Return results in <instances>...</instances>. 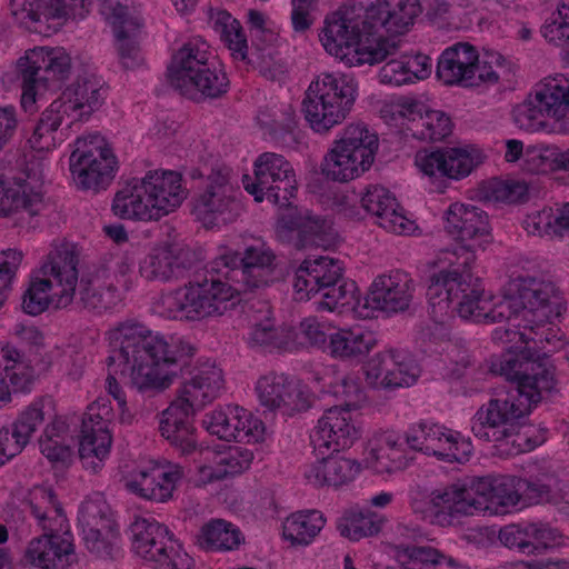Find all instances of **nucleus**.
Listing matches in <instances>:
<instances>
[{
  "label": "nucleus",
  "instance_id": "obj_63",
  "mask_svg": "<svg viewBox=\"0 0 569 569\" xmlns=\"http://www.w3.org/2000/svg\"><path fill=\"white\" fill-rule=\"evenodd\" d=\"M212 401L211 397L204 393V389L190 373L189 378L180 383L176 399L171 403L184 408L187 411L197 412Z\"/></svg>",
  "mask_w": 569,
  "mask_h": 569
},
{
  "label": "nucleus",
  "instance_id": "obj_20",
  "mask_svg": "<svg viewBox=\"0 0 569 569\" xmlns=\"http://www.w3.org/2000/svg\"><path fill=\"white\" fill-rule=\"evenodd\" d=\"M482 151L471 144L446 147L435 151L421 150L415 164L426 176L460 180L468 177L483 161Z\"/></svg>",
  "mask_w": 569,
  "mask_h": 569
},
{
  "label": "nucleus",
  "instance_id": "obj_26",
  "mask_svg": "<svg viewBox=\"0 0 569 569\" xmlns=\"http://www.w3.org/2000/svg\"><path fill=\"white\" fill-rule=\"evenodd\" d=\"M24 559L39 569H67L78 560L73 535L56 532L32 538L26 548Z\"/></svg>",
  "mask_w": 569,
  "mask_h": 569
},
{
  "label": "nucleus",
  "instance_id": "obj_1",
  "mask_svg": "<svg viewBox=\"0 0 569 569\" xmlns=\"http://www.w3.org/2000/svg\"><path fill=\"white\" fill-rule=\"evenodd\" d=\"M508 281L503 299L495 302L491 322L506 320L512 328H497L493 339L501 343L520 341L516 351L535 346L540 353L553 348L550 355L562 347V336L555 328L567 310L562 291L535 261L521 259Z\"/></svg>",
  "mask_w": 569,
  "mask_h": 569
},
{
  "label": "nucleus",
  "instance_id": "obj_24",
  "mask_svg": "<svg viewBox=\"0 0 569 569\" xmlns=\"http://www.w3.org/2000/svg\"><path fill=\"white\" fill-rule=\"evenodd\" d=\"M360 438V428L348 406L327 409L318 419L311 440L318 455L350 448Z\"/></svg>",
  "mask_w": 569,
  "mask_h": 569
},
{
  "label": "nucleus",
  "instance_id": "obj_29",
  "mask_svg": "<svg viewBox=\"0 0 569 569\" xmlns=\"http://www.w3.org/2000/svg\"><path fill=\"white\" fill-rule=\"evenodd\" d=\"M38 179H16L0 192V214L12 217L14 224L32 228V219L43 209V196Z\"/></svg>",
  "mask_w": 569,
  "mask_h": 569
},
{
  "label": "nucleus",
  "instance_id": "obj_8",
  "mask_svg": "<svg viewBox=\"0 0 569 569\" xmlns=\"http://www.w3.org/2000/svg\"><path fill=\"white\" fill-rule=\"evenodd\" d=\"M379 140L363 122L347 124L332 141L320 164L323 177L349 182L363 176L375 162Z\"/></svg>",
  "mask_w": 569,
  "mask_h": 569
},
{
  "label": "nucleus",
  "instance_id": "obj_32",
  "mask_svg": "<svg viewBox=\"0 0 569 569\" xmlns=\"http://www.w3.org/2000/svg\"><path fill=\"white\" fill-rule=\"evenodd\" d=\"M370 33L385 30L391 36L407 33L420 12L418 0H382L365 10Z\"/></svg>",
  "mask_w": 569,
  "mask_h": 569
},
{
  "label": "nucleus",
  "instance_id": "obj_55",
  "mask_svg": "<svg viewBox=\"0 0 569 569\" xmlns=\"http://www.w3.org/2000/svg\"><path fill=\"white\" fill-rule=\"evenodd\" d=\"M321 380L322 390L345 400L348 407L361 396L360 379L356 372L340 371L331 367L326 369Z\"/></svg>",
  "mask_w": 569,
  "mask_h": 569
},
{
  "label": "nucleus",
  "instance_id": "obj_16",
  "mask_svg": "<svg viewBox=\"0 0 569 569\" xmlns=\"http://www.w3.org/2000/svg\"><path fill=\"white\" fill-rule=\"evenodd\" d=\"M408 448L447 461L463 462L472 453V445L460 432L438 423L420 422L406 431Z\"/></svg>",
  "mask_w": 569,
  "mask_h": 569
},
{
  "label": "nucleus",
  "instance_id": "obj_44",
  "mask_svg": "<svg viewBox=\"0 0 569 569\" xmlns=\"http://www.w3.org/2000/svg\"><path fill=\"white\" fill-rule=\"evenodd\" d=\"M401 41L395 37H383L379 31L373 34L360 36L359 42L349 59L347 66L377 64L398 53Z\"/></svg>",
  "mask_w": 569,
  "mask_h": 569
},
{
  "label": "nucleus",
  "instance_id": "obj_41",
  "mask_svg": "<svg viewBox=\"0 0 569 569\" xmlns=\"http://www.w3.org/2000/svg\"><path fill=\"white\" fill-rule=\"evenodd\" d=\"M327 519L317 509L299 510L287 516L281 525L282 539L291 547L310 546L325 528Z\"/></svg>",
  "mask_w": 569,
  "mask_h": 569
},
{
  "label": "nucleus",
  "instance_id": "obj_2",
  "mask_svg": "<svg viewBox=\"0 0 569 569\" xmlns=\"http://www.w3.org/2000/svg\"><path fill=\"white\" fill-rule=\"evenodd\" d=\"M539 352L535 346L509 351L500 362V373L513 383L505 395L491 399L476 412L471 430L475 437L496 443L517 446L522 450L523 438L518 433L520 419L550 393L556 385V367L550 351Z\"/></svg>",
  "mask_w": 569,
  "mask_h": 569
},
{
  "label": "nucleus",
  "instance_id": "obj_45",
  "mask_svg": "<svg viewBox=\"0 0 569 569\" xmlns=\"http://www.w3.org/2000/svg\"><path fill=\"white\" fill-rule=\"evenodd\" d=\"M209 18L214 31L230 51L231 57L237 61H247L249 47L240 21L222 9L210 10Z\"/></svg>",
  "mask_w": 569,
  "mask_h": 569
},
{
  "label": "nucleus",
  "instance_id": "obj_13",
  "mask_svg": "<svg viewBox=\"0 0 569 569\" xmlns=\"http://www.w3.org/2000/svg\"><path fill=\"white\" fill-rule=\"evenodd\" d=\"M253 181H243L246 191L257 202L264 199L273 204H286L296 197L298 182L292 164L276 152H263L254 160Z\"/></svg>",
  "mask_w": 569,
  "mask_h": 569
},
{
  "label": "nucleus",
  "instance_id": "obj_19",
  "mask_svg": "<svg viewBox=\"0 0 569 569\" xmlns=\"http://www.w3.org/2000/svg\"><path fill=\"white\" fill-rule=\"evenodd\" d=\"M256 392L262 407L289 417L308 410L313 402L308 386L284 373L271 372L260 377Z\"/></svg>",
  "mask_w": 569,
  "mask_h": 569
},
{
  "label": "nucleus",
  "instance_id": "obj_15",
  "mask_svg": "<svg viewBox=\"0 0 569 569\" xmlns=\"http://www.w3.org/2000/svg\"><path fill=\"white\" fill-rule=\"evenodd\" d=\"M366 12L357 8H339L327 14L319 40L327 53L347 64L362 34H371Z\"/></svg>",
  "mask_w": 569,
  "mask_h": 569
},
{
  "label": "nucleus",
  "instance_id": "obj_12",
  "mask_svg": "<svg viewBox=\"0 0 569 569\" xmlns=\"http://www.w3.org/2000/svg\"><path fill=\"white\" fill-rule=\"evenodd\" d=\"M132 550L141 559L162 569H191L192 558L173 540L168 527L147 518L131 525Z\"/></svg>",
  "mask_w": 569,
  "mask_h": 569
},
{
  "label": "nucleus",
  "instance_id": "obj_53",
  "mask_svg": "<svg viewBox=\"0 0 569 569\" xmlns=\"http://www.w3.org/2000/svg\"><path fill=\"white\" fill-rule=\"evenodd\" d=\"M278 206L280 207V212L277 221V234L280 238L286 239L292 231L310 234H318L323 231V220L308 212L302 213L291 206V200L286 204Z\"/></svg>",
  "mask_w": 569,
  "mask_h": 569
},
{
  "label": "nucleus",
  "instance_id": "obj_60",
  "mask_svg": "<svg viewBox=\"0 0 569 569\" xmlns=\"http://www.w3.org/2000/svg\"><path fill=\"white\" fill-rule=\"evenodd\" d=\"M190 373L204 389V393H208L213 401L224 391V372L214 360H198Z\"/></svg>",
  "mask_w": 569,
  "mask_h": 569
},
{
  "label": "nucleus",
  "instance_id": "obj_42",
  "mask_svg": "<svg viewBox=\"0 0 569 569\" xmlns=\"http://www.w3.org/2000/svg\"><path fill=\"white\" fill-rule=\"evenodd\" d=\"M146 176L161 217L176 211L187 197L181 174L170 170H154L149 171Z\"/></svg>",
  "mask_w": 569,
  "mask_h": 569
},
{
  "label": "nucleus",
  "instance_id": "obj_47",
  "mask_svg": "<svg viewBox=\"0 0 569 569\" xmlns=\"http://www.w3.org/2000/svg\"><path fill=\"white\" fill-rule=\"evenodd\" d=\"M385 522L386 519L381 515L370 510L351 508L338 520L337 530L340 536L358 541L379 533Z\"/></svg>",
  "mask_w": 569,
  "mask_h": 569
},
{
  "label": "nucleus",
  "instance_id": "obj_10",
  "mask_svg": "<svg viewBox=\"0 0 569 569\" xmlns=\"http://www.w3.org/2000/svg\"><path fill=\"white\" fill-rule=\"evenodd\" d=\"M472 481L469 485L451 483L426 493L411 491L410 506L421 519L439 527H453L466 517L480 513Z\"/></svg>",
  "mask_w": 569,
  "mask_h": 569
},
{
  "label": "nucleus",
  "instance_id": "obj_6",
  "mask_svg": "<svg viewBox=\"0 0 569 569\" xmlns=\"http://www.w3.org/2000/svg\"><path fill=\"white\" fill-rule=\"evenodd\" d=\"M358 81L343 72H321L309 83L301 110L309 128L318 134H328L342 124L358 98Z\"/></svg>",
  "mask_w": 569,
  "mask_h": 569
},
{
  "label": "nucleus",
  "instance_id": "obj_58",
  "mask_svg": "<svg viewBox=\"0 0 569 569\" xmlns=\"http://www.w3.org/2000/svg\"><path fill=\"white\" fill-rule=\"evenodd\" d=\"M239 406H224L204 415L202 425L211 435L226 441L236 440L239 435Z\"/></svg>",
  "mask_w": 569,
  "mask_h": 569
},
{
  "label": "nucleus",
  "instance_id": "obj_33",
  "mask_svg": "<svg viewBox=\"0 0 569 569\" xmlns=\"http://www.w3.org/2000/svg\"><path fill=\"white\" fill-rule=\"evenodd\" d=\"M531 92L558 132L569 133V78L562 73L547 76L533 86Z\"/></svg>",
  "mask_w": 569,
  "mask_h": 569
},
{
  "label": "nucleus",
  "instance_id": "obj_14",
  "mask_svg": "<svg viewBox=\"0 0 569 569\" xmlns=\"http://www.w3.org/2000/svg\"><path fill=\"white\" fill-rule=\"evenodd\" d=\"M445 231L457 244L443 250L460 254L468 251L478 257L493 241L488 214L480 208L461 202L451 203L443 213Z\"/></svg>",
  "mask_w": 569,
  "mask_h": 569
},
{
  "label": "nucleus",
  "instance_id": "obj_54",
  "mask_svg": "<svg viewBox=\"0 0 569 569\" xmlns=\"http://www.w3.org/2000/svg\"><path fill=\"white\" fill-rule=\"evenodd\" d=\"M512 116L516 126L523 131L559 133L542 107L535 101L532 92L526 100L515 107Z\"/></svg>",
  "mask_w": 569,
  "mask_h": 569
},
{
  "label": "nucleus",
  "instance_id": "obj_36",
  "mask_svg": "<svg viewBox=\"0 0 569 569\" xmlns=\"http://www.w3.org/2000/svg\"><path fill=\"white\" fill-rule=\"evenodd\" d=\"M369 446L367 463L378 473L399 471L409 465L410 458L402 437L393 430L375 433Z\"/></svg>",
  "mask_w": 569,
  "mask_h": 569
},
{
  "label": "nucleus",
  "instance_id": "obj_39",
  "mask_svg": "<svg viewBox=\"0 0 569 569\" xmlns=\"http://www.w3.org/2000/svg\"><path fill=\"white\" fill-rule=\"evenodd\" d=\"M328 339L327 352L340 360L361 359L377 346L375 335L359 327L339 328Z\"/></svg>",
  "mask_w": 569,
  "mask_h": 569
},
{
  "label": "nucleus",
  "instance_id": "obj_57",
  "mask_svg": "<svg viewBox=\"0 0 569 569\" xmlns=\"http://www.w3.org/2000/svg\"><path fill=\"white\" fill-rule=\"evenodd\" d=\"M82 301L98 312L114 309L121 302V295L109 279L94 277L88 281L82 292Z\"/></svg>",
  "mask_w": 569,
  "mask_h": 569
},
{
  "label": "nucleus",
  "instance_id": "obj_5",
  "mask_svg": "<svg viewBox=\"0 0 569 569\" xmlns=\"http://www.w3.org/2000/svg\"><path fill=\"white\" fill-rule=\"evenodd\" d=\"M79 251L66 240H56L33 271L22 296V309L38 316L48 309H63L74 299L79 280Z\"/></svg>",
  "mask_w": 569,
  "mask_h": 569
},
{
  "label": "nucleus",
  "instance_id": "obj_3",
  "mask_svg": "<svg viewBox=\"0 0 569 569\" xmlns=\"http://www.w3.org/2000/svg\"><path fill=\"white\" fill-rule=\"evenodd\" d=\"M118 349V360L124 365L128 385L141 393L161 392L177 378L179 351L174 343L152 333L138 322H123L110 331Z\"/></svg>",
  "mask_w": 569,
  "mask_h": 569
},
{
  "label": "nucleus",
  "instance_id": "obj_56",
  "mask_svg": "<svg viewBox=\"0 0 569 569\" xmlns=\"http://www.w3.org/2000/svg\"><path fill=\"white\" fill-rule=\"evenodd\" d=\"M79 525L82 533L116 528L110 507L103 496L97 493L82 502L79 510Z\"/></svg>",
  "mask_w": 569,
  "mask_h": 569
},
{
  "label": "nucleus",
  "instance_id": "obj_4",
  "mask_svg": "<svg viewBox=\"0 0 569 569\" xmlns=\"http://www.w3.org/2000/svg\"><path fill=\"white\" fill-rule=\"evenodd\" d=\"M478 257L468 251L460 254L451 250H439L432 261L437 271L430 277L429 303L435 316L448 313L451 303H457L459 316L475 322H491L493 298L481 288L473 276Z\"/></svg>",
  "mask_w": 569,
  "mask_h": 569
},
{
  "label": "nucleus",
  "instance_id": "obj_49",
  "mask_svg": "<svg viewBox=\"0 0 569 569\" xmlns=\"http://www.w3.org/2000/svg\"><path fill=\"white\" fill-rule=\"evenodd\" d=\"M293 331L286 327H276L268 308H264L261 319L254 317L248 340L252 346L291 349L295 346Z\"/></svg>",
  "mask_w": 569,
  "mask_h": 569
},
{
  "label": "nucleus",
  "instance_id": "obj_23",
  "mask_svg": "<svg viewBox=\"0 0 569 569\" xmlns=\"http://www.w3.org/2000/svg\"><path fill=\"white\" fill-rule=\"evenodd\" d=\"M191 252L183 243L164 240L156 243L139 261V274L148 282H170L190 267Z\"/></svg>",
  "mask_w": 569,
  "mask_h": 569
},
{
  "label": "nucleus",
  "instance_id": "obj_38",
  "mask_svg": "<svg viewBox=\"0 0 569 569\" xmlns=\"http://www.w3.org/2000/svg\"><path fill=\"white\" fill-rule=\"evenodd\" d=\"M477 51L469 42H457L446 48L437 64L439 79L445 84L466 88L473 61H477Z\"/></svg>",
  "mask_w": 569,
  "mask_h": 569
},
{
  "label": "nucleus",
  "instance_id": "obj_46",
  "mask_svg": "<svg viewBox=\"0 0 569 569\" xmlns=\"http://www.w3.org/2000/svg\"><path fill=\"white\" fill-rule=\"evenodd\" d=\"M405 569H463L465 566L456 558L441 552L431 546L406 547L398 552Z\"/></svg>",
  "mask_w": 569,
  "mask_h": 569
},
{
  "label": "nucleus",
  "instance_id": "obj_11",
  "mask_svg": "<svg viewBox=\"0 0 569 569\" xmlns=\"http://www.w3.org/2000/svg\"><path fill=\"white\" fill-rule=\"evenodd\" d=\"M238 196L239 191L231 181V170L226 166L214 167L194 198L192 212L203 227L220 228L240 217L242 204Z\"/></svg>",
  "mask_w": 569,
  "mask_h": 569
},
{
  "label": "nucleus",
  "instance_id": "obj_43",
  "mask_svg": "<svg viewBox=\"0 0 569 569\" xmlns=\"http://www.w3.org/2000/svg\"><path fill=\"white\" fill-rule=\"evenodd\" d=\"M34 377V370L29 360L14 347H0V382L4 383L9 393L23 391L29 388Z\"/></svg>",
  "mask_w": 569,
  "mask_h": 569
},
{
  "label": "nucleus",
  "instance_id": "obj_48",
  "mask_svg": "<svg viewBox=\"0 0 569 569\" xmlns=\"http://www.w3.org/2000/svg\"><path fill=\"white\" fill-rule=\"evenodd\" d=\"M243 538L239 529L232 523L213 519L204 523L197 537L198 545L210 551H230L237 549Z\"/></svg>",
  "mask_w": 569,
  "mask_h": 569
},
{
  "label": "nucleus",
  "instance_id": "obj_52",
  "mask_svg": "<svg viewBox=\"0 0 569 569\" xmlns=\"http://www.w3.org/2000/svg\"><path fill=\"white\" fill-rule=\"evenodd\" d=\"M508 74L506 59L498 52L477 51V61H473L466 88L491 87Z\"/></svg>",
  "mask_w": 569,
  "mask_h": 569
},
{
  "label": "nucleus",
  "instance_id": "obj_51",
  "mask_svg": "<svg viewBox=\"0 0 569 569\" xmlns=\"http://www.w3.org/2000/svg\"><path fill=\"white\" fill-rule=\"evenodd\" d=\"M111 446V432L96 433L81 430L78 451L82 466L94 473L101 470L110 456Z\"/></svg>",
  "mask_w": 569,
  "mask_h": 569
},
{
  "label": "nucleus",
  "instance_id": "obj_9",
  "mask_svg": "<svg viewBox=\"0 0 569 569\" xmlns=\"http://www.w3.org/2000/svg\"><path fill=\"white\" fill-rule=\"evenodd\" d=\"M119 162L113 148L98 133L81 136L73 142L69 170L76 187L94 193L114 180Z\"/></svg>",
  "mask_w": 569,
  "mask_h": 569
},
{
  "label": "nucleus",
  "instance_id": "obj_18",
  "mask_svg": "<svg viewBox=\"0 0 569 569\" xmlns=\"http://www.w3.org/2000/svg\"><path fill=\"white\" fill-rule=\"evenodd\" d=\"M23 77L22 104L34 102V88L40 81L62 80L70 73L71 57L61 47H34L18 60Z\"/></svg>",
  "mask_w": 569,
  "mask_h": 569
},
{
  "label": "nucleus",
  "instance_id": "obj_22",
  "mask_svg": "<svg viewBox=\"0 0 569 569\" xmlns=\"http://www.w3.org/2000/svg\"><path fill=\"white\" fill-rule=\"evenodd\" d=\"M183 469L170 461H149L131 471L124 478L130 492L148 500L167 502L173 496Z\"/></svg>",
  "mask_w": 569,
  "mask_h": 569
},
{
  "label": "nucleus",
  "instance_id": "obj_31",
  "mask_svg": "<svg viewBox=\"0 0 569 569\" xmlns=\"http://www.w3.org/2000/svg\"><path fill=\"white\" fill-rule=\"evenodd\" d=\"M317 459L305 470L306 480L317 488L338 489L351 483L361 472V463L340 451Z\"/></svg>",
  "mask_w": 569,
  "mask_h": 569
},
{
  "label": "nucleus",
  "instance_id": "obj_59",
  "mask_svg": "<svg viewBox=\"0 0 569 569\" xmlns=\"http://www.w3.org/2000/svg\"><path fill=\"white\" fill-rule=\"evenodd\" d=\"M63 120L60 112L50 104L42 112L32 136L29 138L30 147L39 152L52 150L57 144L56 131Z\"/></svg>",
  "mask_w": 569,
  "mask_h": 569
},
{
  "label": "nucleus",
  "instance_id": "obj_35",
  "mask_svg": "<svg viewBox=\"0 0 569 569\" xmlns=\"http://www.w3.org/2000/svg\"><path fill=\"white\" fill-rule=\"evenodd\" d=\"M397 350L386 349L376 353L366 365L367 383L376 389H395L409 387L420 375L419 368H402L398 373L392 371L397 362ZM399 365H401L399 362Z\"/></svg>",
  "mask_w": 569,
  "mask_h": 569
},
{
  "label": "nucleus",
  "instance_id": "obj_27",
  "mask_svg": "<svg viewBox=\"0 0 569 569\" xmlns=\"http://www.w3.org/2000/svg\"><path fill=\"white\" fill-rule=\"evenodd\" d=\"M480 513L499 515L521 501L526 479L515 476H488L472 480Z\"/></svg>",
  "mask_w": 569,
  "mask_h": 569
},
{
  "label": "nucleus",
  "instance_id": "obj_40",
  "mask_svg": "<svg viewBox=\"0 0 569 569\" xmlns=\"http://www.w3.org/2000/svg\"><path fill=\"white\" fill-rule=\"evenodd\" d=\"M204 459L208 462L199 466L198 471L200 481L207 483L243 472L250 467L253 455L248 449L233 447L223 452L208 451Z\"/></svg>",
  "mask_w": 569,
  "mask_h": 569
},
{
  "label": "nucleus",
  "instance_id": "obj_34",
  "mask_svg": "<svg viewBox=\"0 0 569 569\" xmlns=\"http://www.w3.org/2000/svg\"><path fill=\"white\" fill-rule=\"evenodd\" d=\"M104 99V89L97 81L83 80L70 84L51 104L62 118L80 121L98 109Z\"/></svg>",
  "mask_w": 569,
  "mask_h": 569
},
{
  "label": "nucleus",
  "instance_id": "obj_7",
  "mask_svg": "<svg viewBox=\"0 0 569 569\" xmlns=\"http://www.w3.org/2000/svg\"><path fill=\"white\" fill-rule=\"evenodd\" d=\"M206 42L189 41L172 57L168 68L170 84L182 96L199 100L218 98L227 92L229 80L226 72L209 63Z\"/></svg>",
  "mask_w": 569,
  "mask_h": 569
},
{
  "label": "nucleus",
  "instance_id": "obj_37",
  "mask_svg": "<svg viewBox=\"0 0 569 569\" xmlns=\"http://www.w3.org/2000/svg\"><path fill=\"white\" fill-rule=\"evenodd\" d=\"M194 413L171 403L161 415L159 427L161 436L183 455L194 451L198 446L197 430L192 419Z\"/></svg>",
  "mask_w": 569,
  "mask_h": 569
},
{
  "label": "nucleus",
  "instance_id": "obj_25",
  "mask_svg": "<svg viewBox=\"0 0 569 569\" xmlns=\"http://www.w3.org/2000/svg\"><path fill=\"white\" fill-rule=\"evenodd\" d=\"M361 208L375 218V223L388 232L408 236L416 230L396 197L383 186L369 184L359 197Z\"/></svg>",
  "mask_w": 569,
  "mask_h": 569
},
{
  "label": "nucleus",
  "instance_id": "obj_21",
  "mask_svg": "<svg viewBox=\"0 0 569 569\" xmlns=\"http://www.w3.org/2000/svg\"><path fill=\"white\" fill-rule=\"evenodd\" d=\"M101 11L112 27L121 64L127 69L138 67L142 62L138 43L141 22L134 14L133 0H104Z\"/></svg>",
  "mask_w": 569,
  "mask_h": 569
},
{
  "label": "nucleus",
  "instance_id": "obj_50",
  "mask_svg": "<svg viewBox=\"0 0 569 569\" xmlns=\"http://www.w3.org/2000/svg\"><path fill=\"white\" fill-rule=\"evenodd\" d=\"M11 13L20 21L49 22L68 13L64 0H10Z\"/></svg>",
  "mask_w": 569,
  "mask_h": 569
},
{
  "label": "nucleus",
  "instance_id": "obj_28",
  "mask_svg": "<svg viewBox=\"0 0 569 569\" xmlns=\"http://www.w3.org/2000/svg\"><path fill=\"white\" fill-rule=\"evenodd\" d=\"M416 291L411 276L401 270L379 274L370 286L367 303L386 312H400L409 309Z\"/></svg>",
  "mask_w": 569,
  "mask_h": 569
},
{
  "label": "nucleus",
  "instance_id": "obj_61",
  "mask_svg": "<svg viewBox=\"0 0 569 569\" xmlns=\"http://www.w3.org/2000/svg\"><path fill=\"white\" fill-rule=\"evenodd\" d=\"M545 39L569 52V0H561L557 12L541 29Z\"/></svg>",
  "mask_w": 569,
  "mask_h": 569
},
{
  "label": "nucleus",
  "instance_id": "obj_62",
  "mask_svg": "<svg viewBox=\"0 0 569 569\" xmlns=\"http://www.w3.org/2000/svg\"><path fill=\"white\" fill-rule=\"evenodd\" d=\"M418 128L420 129L415 134H418L421 139L440 141L451 133L452 123L445 112L425 108Z\"/></svg>",
  "mask_w": 569,
  "mask_h": 569
},
{
  "label": "nucleus",
  "instance_id": "obj_64",
  "mask_svg": "<svg viewBox=\"0 0 569 569\" xmlns=\"http://www.w3.org/2000/svg\"><path fill=\"white\" fill-rule=\"evenodd\" d=\"M528 234L536 237H559L558 208L545 207L541 210L529 213L522 221Z\"/></svg>",
  "mask_w": 569,
  "mask_h": 569
},
{
  "label": "nucleus",
  "instance_id": "obj_17",
  "mask_svg": "<svg viewBox=\"0 0 569 569\" xmlns=\"http://www.w3.org/2000/svg\"><path fill=\"white\" fill-rule=\"evenodd\" d=\"M189 319L213 320L226 315L239 300L240 289L219 278H204L186 284Z\"/></svg>",
  "mask_w": 569,
  "mask_h": 569
},
{
  "label": "nucleus",
  "instance_id": "obj_30",
  "mask_svg": "<svg viewBox=\"0 0 569 569\" xmlns=\"http://www.w3.org/2000/svg\"><path fill=\"white\" fill-rule=\"evenodd\" d=\"M111 210L114 216L126 220L148 222L162 218L147 176L118 190Z\"/></svg>",
  "mask_w": 569,
  "mask_h": 569
}]
</instances>
